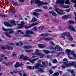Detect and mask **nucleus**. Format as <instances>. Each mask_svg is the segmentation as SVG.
Wrapping results in <instances>:
<instances>
[{"label": "nucleus", "instance_id": "obj_1", "mask_svg": "<svg viewBox=\"0 0 76 76\" xmlns=\"http://www.w3.org/2000/svg\"><path fill=\"white\" fill-rule=\"evenodd\" d=\"M31 3L32 4V3H38L39 6H41L42 5H46V4H48V3L47 2H40L39 0H32L30 1Z\"/></svg>", "mask_w": 76, "mask_h": 76}, {"label": "nucleus", "instance_id": "obj_2", "mask_svg": "<svg viewBox=\"0 0 76 76\" xmlns=\"http://www.w3.org/2000/svg\"><path fill=\"white\" fill-rule=\"evenodd\" d=\"M66 53L68 54H69V55H73V56L74 57V58H71L70 56H68V57H69V58L72 60L76 59V54L73 52H71V50L69 49H66Z\"/></svg>", "mask_w": 76, "mask_h": 76}, {"label": "nucleus", "instance_id": "obj_3", "mask_svg": "<svg viewBox=\"0 0 76 76\" xmlns=\"http://www.w3.org/2000/svg\"><path fill=\"white\" fill-rule=\"evenodd\" d=\"M10 23H4V24L5 26L8 27H12V26H13L14 25H16L15 21L14 20L11 21Z\"/></svg>", "mask_w": 76, "mask_h": 76}, {"label": "nucleus", "instance_id": "obj_4", "mask_svg": "<svg viewBox=\"0 0 76 76\" xmlns=\"http://www.w3.org/2000/svg\"><path fill=\"white\" fill-rule=\"evenodd\" d=\"M64 2H65V0H58V1H56V4H57V3H61V4H62L61 5V6L62 7H64V8L69 7H70V6H66L63 5V4L64 3Z\"/></svg>", "mask_w": 76, "mask_h": 76}, {"label": "nucleus", "instance_id": "obj_5", "mask_svg": "<svg viewBox=\"0 0 76 76\" xmlns=\"http://www.w3.org/2000/svg\"><path fill=\"white\" fill-rule=\"evenodd\" d=\"M55 10L56 12H57V13H58V15H63V14H64L65 13L64 12V13H63L61 12H63V10H65V11H66V12H70V10L69 9L66 10H58V9L57 8H56L55 9Z\"/></svg>", "mask_w": 76, "mask_h": 76}, {"label": "nucleus", "instance_id": "obj_6", "mask_svg": "<svg viewBox=\"0 0 76 76\" xmlns=\"http://www.w3.org/2000/svg\"><path fill=\"white\" fill-rule=\"evenodd\" d=\"M27 68L28 69H30L31 70H32L34 69H37L39 72H41L42 73L44 72L43 69L41 68H39L38 67H27Z\"/></svg>", "mask_w": 76, "mask_h": 76}, {"label": "nucleus", "instance_id": "obj_7", "mask_svg": "<svg viewBox=\"0 0 76 76\" xmlns=\"http://www.w3.org/2000/svg\"><path fill=\"white\" fill-rule=\"evenodd\" d=\"M23 59L24 60H28V61H29L30 62H31L33 64L34 63V61H35L37 60V58H35V59H33L32 60H31L29 58H28L27 56H24L23 58Z\"/></svg>", "mask_w": 76, "mask_h": 76}, {"label": "nucleus", "instance_id": "obj_8", "mask_svg": "<svg viewBox=\"0 0 76 76\" xmlns=\"http://www.w3.org/2000/svg\"><path fill=\"white\" fill-rule=\"evenodd\" d=\"M26 34L25 35L24 37H31V35H30V34H34V33L33 32V31H32L30 30H27L26 31Z\"/></svg>", "mask_w": 76, "mask_h": 76}, {"label": "nucleus", "instance_id": "obj_9", "mask_svg": "<svg viewBox=\"0 0 76 76\" xmlns=\"http://www.w3.org/2000/svg\"><path fill=\"white\" fill-rule=\"evenodd\" d=\"M42 64L43 66H42V65L40 64L37 63L36 65V67H44V66H47L48 65V63L47 62H42Z\"/></svg>", "mask_w": 76, "mask_h": 76}, {"label": "nucleus", "instance_id": "obj_10", "mask_svg": "<svg viewBox=\"0 0 76 76\" xmlns=\"http://www.w3.org/2000/svg\"><path fill=\"white\" fill-rule=\"evenodd\" d=\"M70 34V33L69 32H64L61 34V37L62 38H65V37L67 35V36H69Z\"/></svg>", "mask_w": 76, "mask_h": 76}, {"label": "nucleus", "instance_id": "obj_11", "mask_svg": "<svg viewBox=\"0 0 76 76\" xmlns=\"http://www.w3.org/2000/svg\"><path fill=\"white\" fill-rule=\"evenodd\" d=\"M2 30H3L4 31H5L7 32V31H9V34H12V33H14V31H13V29H6L5 28H2Z\"/></svg>", "mask_w": 76, "mask_h": 76}, {"label": "nucleus", "instance_id": "obj_12", "mask_svg": "<svg viewBox=\"0 0 76 76\" xmlns=\"http://www.w3.org/2000/svg\"><path fill=\"white\" fill-rule=\"evenodd\" d=\"M55 49L58 51H63V49L58 45H56L55 46Z\"/></svg>", "mask_w": 76, "mask_h": 76}, {"label": "nucleus", "instance_id": "obj_13", "mask_svg": "<svg viewBox=\"0 0 76 76\" xmlns=\"http://www.w3.org/2000/svg\"><path fill=\"white\" fill-rule=\"evenodd\" d=\"M66 28H69L70 30H72V31H74V32L76 31V30L75 28L73 27V26L72 25L68 26V27H66Z\"/></svg>", "mask_w": 76, "mask_h": 76}, {"label": "nucleus", "instance_id": "obj_14", "mask_svg": "<svg viewBox=\"0 0 76 76\" xmlns=\"http://www.w3.org/2000/svg\"><path fill=\"white\" fill-rule=\"evenodd\" d=\"M23 65L22 64H19V62H17L16 64H15V67H20V66H22Z\"/></svg>", "mask_w": 76, "mask_h": 76}, {"label": "nucleus", "instance_id": "obj_15", "mask_svg": "<svg viewBox=\"0 0 76 76\" xmlns=\"http://www.w3.org/2000/svg\"><path fill=\"white\" fill-rule=\"evenodd\" d=\"M25 24V22L23 21H22L21 22L20 24H18V26H20V27L19 28H23V25Z\"/></svg>", "mask_w": 76, "mask_h": 76}, {"label": "nucleus", "instance_id": "obj_16", "mask_svg": "<svg viewBox=\"0 0 76 76\" xmlns=\"http://www.w3.org/2000/svg\"><path fill=\"white\" fill-rule=\"evenodd\" d=\"M42 39L43 40H46V41H51V40H52L53 39L50 38L43 37L42 38Z\"/></svg>", "mask_w": 76, "mask_h": 76}, {"label": "nucleus", "instance_id": "obj_17", "mask_svg": "<svg viewBox=\"0 0 76 76\" xmlns=\"http://www.w3.org/2000/svg\"><path fill=\"white\" fill-rule=\"evenodd\" d=\"M7 49L10 50H12L13 49V48L12 47H10V46H6Z\"/></svg>", "mask_w": 76, "mask_h": 76}, {"label": "nucleus", "instance_id": "obj_18", "mask_svg": "<svg viewBox=\"0 0 76 76\" xmlns=\"http://www.w3.org/2000/svg\"><path fill=\"white\" fill-rule=\"evenodd\" d=\"M71 64H70L65 63L63 65H62V67H66V66H71Z\"/></svg>", "mask_w": 76, "mask_h": 76}, {"label": "nucleus", "instance_id": "obj_19", "mask_svg": "<svg viewBox=\"0 0 76 76\" xmlns=\"http://www.w3.org/2000/svg\"><path fill=\"white\" fill-rule=\"evenodd\" d=\"M38 20L37 18H36L35 17H34L32 18V20H31V22H36V21H37Z\"/></svg>", "mask_w": 76, "mask_h": 76}, {"label": "nucleus", "instance_id": "obj_20", "mask_svg": "<svg viewBox=\"0 0 76 76\" xmlns=\"http://www.w3.org/2000/svg\"><path fill=\"white\" fill-rule=\"evenodd\" d=\"M43 51L44 53H45L46 54H48L49 53H50V52L48 50H43Z\"/></svg>", "mask_w": 76, "mask_h": 76}, {"label": "nucleus", "instance_id": "obj_21", "mask_svg": "<svg viewBox=\"0 0 76 76\" xmlns=\"http://www.w3.org/2000/svg\"><path fill=\"white\" fill-rule=\"evenodd\" d=\"M38 47L39 48H44L45 47V45L42 44H39L38 45Z\"/></svg>", "mask_w": 76, "mask_h": 76}, {"label": "nucleus", "instance_id": "obj_22", "mask_svg": "<svg viewBox=\"0 0 76 76\" xmlns=\"http://www.w3.org/2000/svg\"><path fill=\"white\" fill-rule=\"evenodd\" d=\"M43 28V26H40L38 28V29L39 31V32H41L42 30V29Z\"/></svg>", "mask_w": 76, "mask_h": 76}, {"label": "nucleus", "instance_id": "obj_23", "mask_svg": "<svg viewBox=\"0 0 76 76\" xmlns=\"http://www.w3.org/2000/svg\"><path fill=\"white\" fill-rule=\"evenodd\" d=\"M24 48L26 49V50H27L28 49H29V48H31V47L30 46H26L24 47Z\"/></svg>", "mask_w": 76, "mask_h": 76}, {"label": "nucleus", "instance_id": "obj_24", "mask_svg": "<svg viewBox=\"0 0 76 76\" xmlns=\"http://www.w3.org/2000/svg\"><path fill=\"white\" fill-rule=\"evenodd\" d=\"M39 52V50H38L37 49H36L35 50V53H34L33 54L34 55H36V54H37L38 55V53Z\"/></svg>", "mask_w": 76, "mask_h": 76}, {"label": "nucleus", "instance_id": "obj_25", "mask_svg": "<svg viewBox=\"0 0 76 76\" xmlns=\"http://www.w3.org/2000/svg\"><path fill=\"white\" fill-rule=\"evenodd\" d=\"M44 54H42L41 53H39V54H38V56H39V57H40V58H42L44 57Z\"/></svg>", "mask_w": 76, "mask_h": 76}, {"label": "nucleus", "instance_id": "obj_26", "mask_svg": "<svg viewBox=\"0 0 76 76\" xmlns=\"http://www.w3.org/2000/svg\"><path fill=\"white\" fill-rule=\"evenodd\" d=\"M32 26H26L25 25L23 26V28H25V29H28V28H31Z\"/></svg>", "mask_w": 76, "mask_h": 76}, {"label": "nucleus", "instance_id": "obj_27", "mask_svg": "<svg viewBox=\"0 0 76 76\" xmlns=\"http://www.w3.org/2000/svg\"><path fill=\"white\" fill-rule=\"evenodd\" d=\"M49 13H51L52 14L53 16H56L57 15L56 13L54 12L49 11Z\"/></svg>", "mask_w": 76, "mask_h": 76}, {"label": "nucleus", "instance_id": "obj_28", "mask_svg": "<svg viewBox=\"0 0 76 76\" xmlns=\"http://www.w3.org/2000/svg\"><path fill=\"white\" fill-rule=\"evenodd\" d=\"M68 38L71 41H72L73 40V38L72 37V36H70V35L67 36Z\"/></svg>", "mask_w": 76, "mask_h": 76}, {"label": "nucleus", "instance_id": "obj_29", "mask_svg": "<svg viewBox=\"0 0 76 76\" xmlns=\"http://www.w3.org/2000/svg\"><path fill=\"white\" fill-rule=\"evenodd\" d=\"M5 35H6L7 37H10V35L9 34L7 33H4Z\"/></svg>", "mask_w": 76, "mask_h": 76}, {"label": "nucleus", "instance_id": "obj_30", "mask_svg": "<svg viewBox=\"0 0 76 76\" xmlns=\"http://www.w3.org/2000/svg\"><path fill=\"white\" fill-rule=\"evenodd\" d=\"M60 74L58 72H56L53 74V76H58Z\"/></svg>", "mask_w": 76, "mask_h": 76}, {"label": "nucleus", "instance_id": "obj_31", "mask_svg": "<svg viewBox=\"0 0 76 76\" xmlns=\"http://www.w3.org/2000/svg\"><path fill=\"white\" fill-rule=\"evenodd\" d=\"M49 35V34L48 33L46 34H42L40 35V36H44V37H47Z\"/></svg>", "mask_w": 76, "mask_h": 76}, {"label": "nucleus", "instance_id": "obj_32", "mask_svg": "<svg viewBox=\"0 0 76 76\" xmlns=\"http://www.w3.org/2000/svg\"><path fill=\"white\" fill-rule=\"evenodd\" d=\"M38 23H39V22H38L37 23H33L31 24V26H35V25H37L38 24Z\"/></svg>", "mask_w": 76, "mask_h": 76}, {"label": "nucleus", "instance_id": "obj_33", "mask_svg": "<svg viewBox=\"0 0 76 76\" xmlns=\"http://www.w3.org/2000/svg\"><path fill=\"white\" fill-rule=\"evenodd\" d=\"M69 16L68 15H64L62 17L63 19H64V18H69Z\"/></svg>", "mask_w": 76, "mask_h": 76}, {"label": "nucleus", "instance_id": "obj_34", "mask_svg": "<svg viewBox=\"0 0 76 76\" xmlns=\"http://www.w3.org/2000/svg\"><path fill=\"white\" fill-rule=\"evenodd\" d=\"M68 23H75V22H74V21L72 20H69L68 21Z\"/></svg>", "mask_w": 76, "mask_h": 76}, {"label": "nucleus", "instance_id": "obj_35", "mask_svg": "<svg viewBox=\"0 0 76 76\" xmlns=\"http://www.w3.org/2000/svg\"><path fill=\"white\" fill-rule=\"evenodd\" d=\"M34 50H26V52H27V53H32V52H33Z\"/></svg>", "mask_w": 76, "mask_h": 76}, {"label": "nucleus", "instance_id": "obj_36", "mask_svg": "<svg viewBox=\"0 0 76 76\" xmlns=\"http://www.w3.org/2000/svg\"><path fill=\"white\" fill-rule=\"evenodd\" d=\"M1 48L2 49V50H5V49H7V48H6V46H1Z\"/></svg>", "mask_w": 76, "mask_h": 76}, {"label": "nucleus", "instance_id": "obj_37", "mask_svg": "<svg viewBox=\"0 0 76 76\" xmlns=\"http://www.w3.org/2000/svg\"><path fill=\"white\" fill-rule=\"evenodd\" d=\"M16 56H17V54L15 53H13L12 54V57H16Z\"/></svg>", "mask_w": 76, "mask_h": 76}, {"label": "nucleus", "instance_id": "obj_38", "mask_svg": "<svg viewBox=\"0 0 76 76\" xmlns=\"http://www.w3.org/2000/svg\"><path fill=\"white\" fill-rule=\"evenodd\" d=\"M35 12H42V10L41 9H38L36 10Z\"/></svg>", "mask_w": 76, "mask_h": 76}, {"label": "nucleus", "instance_id": "obj_39", "mask_svg": "<svg viewBox=\"0 0 76 76\" xmlns=\"http://www.w3.org/2000/svg\"><path fill=\"white\" fill-rule=\"evenodd\" d=\"M70 2H69V1L68 0H66L65 1V4H69Z\"/></svg>", "mask_w": 76, "mask_h": 76}, {"label": "nucleus", "instance_id": "obj_40", "mask_svg": "<svg viewBox=\"0 0 76 76\" xmlns=\"http://www.w3.org/2000/svg\"><path fill=\"white\" fill-rule=\"evenodd\" d=\"M33 15L34 16H37L38 15V13L36 12H33Z\"/></svg>", "mask_w": 76, "mask_h": 76}, {"label": "nucleus", "instance_id": "obj_41", "mask_svg": "<svg viewBox=\"0 0 76 76\" xmlns=\"http://www.w3.org/2000/svg\"><path fill=\"white\" fill-rule=\"evenodd\" d=\"M57 61L56 60H54L53 61H52L53 63H54V64H55V63H57Z\"/></svg>", "mask_w": 76, "mask_h": 76}, {"label": "nucleus", "instance_id": "obj_42", "mask_svg": "<svg viewBox=\"0 0 76 76\" xmlns=\"http://www.w3.org/2000/svg\"><path fill=\"white\" fill-rule=\"evenodd\" d=\"M18 32H21V34H25V33L22 32V31H21L20 30H18Z\"/></svg>", "mask_w": 76, "mask_h": 76}, {"label": "nucleus", "instance_id": "obj_43", "mask_svg": "<svg viewBox=\"0 0 76 76\" xmlns=\"http://www.w3.org/2000/svg\"><path fill=\"white\" fill-rule=\"evenodd\" d=\"M70 1L72 3H76V0H70Z\"/></svg>", "mask_w": 76, "mask_h": 76}, {"label": "nucleus", "instance_id": "obj_44", "mask_svg": "<svg viewBox=\"0 0 76 76\" xmlns=\"http://www.w3.org/2000/svg\"><path fill=\"white\" fill-rule=\"evenodd\" d=\"M12 64V63L11 62H9L8 64H6V65L7 66H9V65H11Z\"/></svg>", "mask_w": 76, "mask_h": 76}, {"label": "nucleus", "instance_id": "obj_45", "mask_svg": "<svg viewBox=\"0 0 76 76\" xmlns=\"http://www.w3.org/2000/svg\"><path fill=\"white\" fill-rule=\"evenodd\" d=\"M23 57H24V56H23V55H21L20 57V59H21V58H22L23 59Z\"/></svg>", "mask_w": 76, "mask_h": 76}, {"label": "nucleus", "instance_id": "obj_46", "mask_svg": "<svg viewBox=\"0 0 76 76\" xmlns=\"http://www.w3.org/2000/svg\"><path fill=\"white\" fill-rule=\"evenodd\" d=\"M33 30H34V31H37V28L36 27H34L33 28Z\"/></svg>", "mask_w": 76, "mask_h": 76}, {"label": "nucleus", "instance_id": "obj_47", "mask_svg": "<svg viewBox=\"0 0 76 76\" xmlns=\"http://www.w3.org/2000/svg\"><path fill=\"white\" fill-rule=\"evenodd\" d=\"M50 44H52V45H55V44H54V42H53V41H50Z\"/></svg>", "mask_w": 76, "mask_h": 76}, {"label": "nucleus", "instance_id": "obj_48", "mask_svg": "<svg viewBox=\"0 0 76 76\" xmlns=\"http://www.w3.org/2000/svg\"><path fill=\"white\" fill-rule=\"evenodd\" d=\"M49 72V73H50V74H52V73H53V71H52V70H51V69L50 70Z\"/></svg>", "mask_w": 76, "mask_h": 76}, {"label": "nucleus", "instance_id": "obj_49", "mask_svg": "<svg viewBox=\"0 0 76 76\" xmlns=\"http://www.w3.org/2000/svg\"><path fill=\"white\" fill-rule=\"evenodd\" d=\"M12 3L15 6H18V4L15 3L14 2H12Z\"/></svg>", "mask_w": 76, "mask_h": 76}, {"label": "nucleus", "instance_id": "obj_50", "mask_svg": "<svg viewBox=\"0 0 76 76\" xmlns=\"http://www.w3.org/2000/svg\"><path fill=\"white\" fill-rule=\"evenodd\" d=\"M15 12H16V11L15 10H14L13 12H12V13L11 14V15H14V14L15 13Z\"/></svg>", "mask_w": 76, "mask_h": 76}, {"label": "nucleus", "instance_id": "obj_51", "mask_svg": "<svg viewBox=\"0 0 76 76\" xmlns=\"http://www.w3.org/2000/svg\"><path fill=\"white\" fill-rule=\"evenodd\" d=\"M19 1L20 2H24L25 1V0H19Z\"/></svg>", "mask_w": 76, "mask_h": 76}, {"label": "nucleus", "instance_id": "obj_52", "mask_svg": "<svg viewBox=\"0 0 76 76\" xmlns=\"http://www.w3.org/2000/svg\"><path fill=\"white\" fill-rule=\"evenodd\" d=\"M1 16H2V17H3V18H6V17H7V15H1Z\"/></svg>", "mask_w": 76, "mask_h": 76}, {"label": "nucleus", "instance_id": "obj_53", "mask_svg": "<svg viewBox=\"0 0 76 76\" xmlns=\"http://www.w3.org/2000/svg\"><path fill=\"white\" fill-rule=\"evenodd\" d=\"M43 8H44V9H47L48 7L47 6H43Z\"/></svg>", "mask_w": 76, "mask_h": 76}, {"label": "nucleus", "instance_id": "obj_54", "mask_svg": "<svg viewBox=\"0 0 76 76\" xmlns=\"http://www.w3.org/2000/svg\"><path fill=\"white\" fill-rule=\"evenodd\" d=\"M1 57H4V55H0V58H1Z\"/></svg>", "mask_w": 76, "mask_h": 76}, {"label": "nucleus", "instance_id": "obj_55", "mask_svg": "<svg viewBox=\"0 0 76 76\" xmlns=\"http://www.w3.org/2000/svg\"><path fill=\"white\" fill-rule=\"evenodd\" d=\"M74 70H71V73L72 74H74Z\"/></svg>", "mask_w": 76, "mask_h": 76}, {"label": "nucleus", "instance_id": "obj_56", "mask_svg": "<svg viewBox=\"0 0 76 76\" xmlns=\"http://www.w3.org/2000/svg\"><path fill=\"white\" fill-rule=\"evenodd\" d=\"M70 45L71 46V47H74V46L75 45L74 44H71Z\"/></svg>", "mask_w": 76, "mask_h": 76}, {"label": "nucleus", "instance_id": "obj_57", "mask_svg": "<svg viewBox=\"0 0 76 76\" xmlns=\"http://www.w3.org/2000/svg\"><path fill=\"white\" fill-rule=\"evenodd\" d=\"M18 75H19V76H22V74L20 73H19L18 74Z\"/></svg>", "mask_w": 76, "mask_h": 76}, {"label": "nucleus", "instance_id": "obj_58", "mask_svg": "<svg viewBox=\"0 0 76 76\" xmlns=\"http://www.w3.org/2000/svg\"><path fill=\"white\" fill-rule=\"evenodd\" d=\"M52 21H53V22H56V20L55 19H52Z\"/></svg>", "mask_w": 76, "mask_h": 76}, {"label": "nucleus", "instance_id": "obj_59", "mask_svg": "<svg viewBox=\"0 0 76 76\" xmlns=\"http://www.w3.org/2000/svg\"><path fill=\"white\" fill-rule=\"evenodd\" d=\"M19 43H20V45H22V44H23V43H22V42L20 41Z\"/></svg>", "mask_w": 76, "mask_h": 76}, {"label": "nucleus", "instance_id": "obj_60", "mask_svg": "<svg viewBox=\"0 0 76 76\" xmlns=\"http://www.w3.org/2000/svg\"><path fill=\"white\" fill-rule=\"evenodd\" d=\"M58 72H59V73H60L61 74V73H63V72L61 71H58Z\"/></svg>", "mask_w": 76, "mask_h": 76}, {"label": "nucleus", "instance_id": "obj_61", "mask_svg": "<svg viewBox=\"0 0 76 76\" xmlns=\"http://www.w3.org/2000/svg\"><path fill=\"white\" fill-rule=\"evenodd\" d=\"M50 56L48 55L46 56V58H50Z\"/></svg>", "mask_w": 76, "mask_h": 76}, {"label": "nucleus", "instance_id": "obj_62", "mask_svg": "<svg viewBox=\"0 0 76 76\" xmlns=\"http://www.w3.org/2000/svg\"><path fill=\"white\" fill-rule=\"evenodd\" d=\"M72 76H76V75H75V74H72Z\"/></svg>", "mask_w": 76, "mask_h": 76}, {"label": "nucleus", "instance_id": "obj_63", "mask_svg": "<svg viewBox=\"0 0 76 76\" xmlns=\"http://www.w3.org/2000/svg\"><path fill=\"white\" fill-rule=\"evenodd\" d=\"M23 76H27L26 75V74L24 73V74H23Z\"/></svg>", "mask_w": 76, "mask_h": 76}, {"label": "nucleus", "instance_id": "obj_64", "mask_svg": "<svg viewBox=\"0 0 76 76\" xmlns=\"http://www.w3.org/2000/svg\"><path fill=\"white\" fill-rule=\"evenodd\" d=\"M74 15L76 16V12H75L74 13Z\"/></svg>", "mask_w": 76, "mask_h": 76}]
</instances>
